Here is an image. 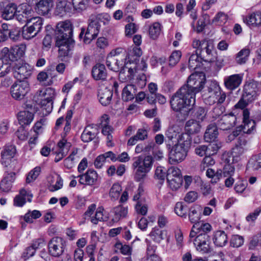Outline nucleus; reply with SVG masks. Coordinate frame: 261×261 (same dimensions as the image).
<instances>
[{
  "label": "nucleus",
  "instance_id": "nucleus-59",
  "mask_svg": "<svg viewBox=\"0 0 261 261\" xmlns=\"http://www.w3.org/2000/svg\"><path fill=\"white\" fill-rule=\"evenodd\" d=\"M230 245L233 247H239L244 243V238L239 235H234L230 240Z\"/></svg>",
  "mask_w": 261,
  "mask_h": 261
},
{
  "label": "nucleus",
  "instance_id": "nucleus-38",
  "mask_svg": "<svg viewBox=\"0 0 261 261\" xmlns=\"http://www.w3.org/2000/svg\"><path fill=\"white\" fill-rule=\"evenodd\" d=\"M109 119L107 115H103L101 118L100 125L102 128V133L103 135L107 136L111 134L113 128L109 125Z\"/></svg>",
  "mask_w": 261,
  "mask_h": 261
},
{
  "label": "nucleus",
  "instance_id": "nucleus-14",
  "mask_svg": "<svg viewBox=\"0 0 261 261\" xmlns=\"http://www.w3.org/2000/svg\"><path fill=\"white\" fill-rule=\"evenodd\" d=\"M188 151L184 149V147L175 144L170 151L169 158L170 163L175 164L182 162L186 158Z\"/></svg>",
  "mask_w": 261,
  "mask_h": 261
},
{
  "label": "nucleus",
  "instance_id": "nucleus-20",
  "mask_svg": "<svg viewBox=\"0 0 261 261\" xmlns=\"http://www.w3.org/2000/svg\"><path fill=\"white\" fill-rule=\"evenodd\" d=\"M120 49V48H117L115 50H112L107 58L106 65L107 67L110 70L115 72L119 71L122 66V60L120 61L115 57L116 51Z\"/></svg>",
  "mask_w": 261,
  "mask_h": 261
},
{
  "label": "nucleus",
  "instance_id": "nucleus-60",
  "mask_svg": "<svg viewBox=\"0 0 261 261\" xmlns=\"http://www.w3.org/2000/svg\"><path fill=\"white\" fill-rule=\"evenodd\" d=\"M136 72V69L129 68L127 70V77H125V72L121 71L119 73V77L126 81H129L134 79Z\"/></svg>",
  "mask_w": 261,
  "mask_h": 261
},
{
  "label": "nucleus",
  "instance_id": "nucleus-2",
  "mask_svg": "<svg viewBox=\"0 0 261 261\" xmlns=\"http://www.w3.org/2000/svg\"><path fill=\"white\" fill-rule=\"evenodd\" d=\"M55 46L58 48V61L59 63L56 67V71L63 74L65 69V64L63 62L65 58V21L58 22L54 32Z\"/></svg>",
  "mask_w": 261,
  "mask_h": 261
},
{
  "label": "nucleus",
  "instance_id": "nucleus-42",
  "mask_svg": "<svg viewBox=\"0 0 261 261\" xmlns=\"http://www.w3.org/2000/svg\"><path fill=\"white\" fill-rule=\"evenodd\" d=\"M244 22L249 26L260 25L261 23V13H253L246 18Z\"/></svg>",
  "mask_w": 261,
  "mask_h": 261
},
{
  "label": "nucleus",
  "instance_id": "nucleus-37",
  "mask_svg": "<svg viewBox=\"0 0 261 261\" xmlns=\"http://www.w3.org/2000/svg\"><path fill=\"white\" fill-rule=\"evenodd\" d=\"M34 100L37 102L41 107L43 113L45 115L49 114L53 110V101H50L47 100H43L42 99H34Z\"/></svg>",
  "mask_w": 261,
  "mask_h": 261
},
{
  "label": "nucleus",
  "instance_id": "nucleus-57",
  "mask_svg": "<svg viewBox=\"0 0 261 261\" xmlns=\"http://www.w3.org/2000/svg\"><path fill=\"white\" fill-rule=\"evenodd\" d=\"M41 172V168L39 167H36L31 170L28 174L26 178V181L30 183L35 180L39 175Z\"/></svg>",
  "mask_w": 261,
  "mask_h": 261
},
{
  "label": "nucleus",
  "instance_id": "nucleus-4",
  "mask_svg": "<svg viewBox=\"0 0 261 261\" xmlns=\"http://www.w3.org/2000/svg\"><path fill=\"white\" fill-rule=\"evenodd\" d=\"M132 167L135 170L134 178L137 181H141L146 176L147 173L151 170L153 160L151 156L145 157L139 156L134 158Z\"/></svg>",
  "mask_w": 261,
  "mask_h": 261
},
{
  "label": "nucleus",
  "instance_id": "nucleus-27",
  "mask_svg": "<svg viewBox=\"0 0 261 261\" xmlns=\"http://www.w3.org/2000/svg\"><path fill=\"white\" fill-rule=\"evenodd\" d=\"M213 241L216 246L223 247L228 242L227 234L223 230H217L214 232Z\"/></svg>",
  "mask_w": 261,
  "mask_h": 261
},
{
  "label": "nucleus",
  "instance_id": "nucleus-1",
  "mask_svg": "<svg viewBox=\"0 0 261 261\" xmlns=\"http://www.w3.org/2000/svg\"><path fill=\"white\" fill-rule=\"evenodd\" d=\"M201 80L197 75H190L187 84L181 87L171 96L170 100L171 108L178 113L181 120L189 116L192 105L195 101V95L201 88Z\"/></svg>",
  "mask_w": 261,
  "mask_h": 261
},
{
  "label": "nucleus",
  "instance_id": "nucleus-21",
  "mask_svg": "<svg viewBox=\"0 0 261 261\" xmlns=\"http://www.w3.org/2000/svg\"><path fill=\"white\" fill-rule=\"evenodd\" d=\"M79 177L81 184L93 185L97 180L98 174L93 169H89L85 174L79 175Z\"/></svg>",
  "mask_w": 261,
  "mask_h": 261
},
{
  "label": "nucleus",
  "instance_id": "nucleus-7",
  "mask_svg": "<svg viewBox=\"0 0 261 261\" xmlns=\"http://www.w3.org/2000/svg\"><path fill=\"white\" fill-rule=\"evenodd\" d=\"M193 48L196 49V53L198 54L203 61L213 62V53L214 51V44L210 40H199L194 39L192 43Z\"/></svg>",
  "mask_w": 261,
  "mask_h": 261
},
{
  "label": "nucleus",
  "instance_id": "nucleus-15",
  "mask_svg": "<svg viewBox=\"0 0 261 261\" xmlns=\"http://www.w3.org/2000/svg\"><path fill=\"white\" fill-rule=\"evenodd\" d=\"M237 117L233 114L223 115L217 121L216 125L223 130L230 129L236 125Z\"/></svg>",
  "mask_w": 261,
  "mask_h": 261
},
{
  "label": "nucleus",
  "instance_id": "nucleus-17",
  "mask_svg": "<svg viewBox=\"0 0 261 261\" xmlns=\"http://www.w3.org/2000/svg\"><path fill=\"white\" fill-rule=\"evenodd\" d=\"M73 26L70 21L66 20V57L73 55L75 42L72 38Z\"/></svg>",
  "mask_w": 261,
  "mask_h": 261
},
{
  "label": "nucleus",
  "instance_id": "nucleus-50",
  "mask_svg": "<svg viewBox=\"0 0 261 261\" xmlns=\"http://www.w3.org/2000/svg\"><path fill=\"white\" fill-rule=\"evenodd\" d=\"M225 111V108L221 105H217L213 109L211 112V117L213 120H216L221 116Z\"/></svg>",
  "mask_w": 261,
  "mask_h": 261
},
{
  "label": "nucleus",
  "instance_id": "nucleus-11",
  "mask_svg": "<svg viewBox=\"0 0 261 261\" xmlns=\"http://www.w3.org/2000/svg\"><path fill=\"white\" fill-rule=\"evenodd\" d=\"M14 76L19 81H25L32 73V67L28 63L20 61L13 66Z\"/></svg>",
  "mask_w": 261,
  "mask_h": 261
},
{
  "label": "nucleus",
  "instance_id": "nucleus-41",
  "mask_svg": "<svg viewBox=\"0 0 261 261\" xmlns=\"http://www.w3.org/2000/svg\"><path fill=\"white\" fill-rule=\"evenodd\" d=\"M222 171L221 169L217 170L215 171L214 169L208 168L206 172V175L208 177L211 178V182L212 184H216L218 182L222 177Z\"/></svg>",
  "mask_w": 261,
  "mask_h": 261
},
{
  "label": "nucleus",
  "instance_id": "nucleus-6",
  "mask_svg": "<svg viewBox=\"0 0 261 261\" xmlns=\"http://www.w3.org/2000/svg\"><path fill=\"white\" fill-rule=\"evenodd\" d=\"M258 84L256 82H247L244 86L243 93L241 99L235 105L236 108L244 109L254 101L258 94Z\"/></svg>",
  "mask_w": 261,
  "mask_h": 261
},
{
  "label": "nucleus",
  "instance_id": "nucleus-48",
  "mask_svg": "<svg viewBox=\"0 0 261 261\" xmlns=\"http://www.w3.org/2000/svg\"><path fill=\"white\" fill-rule=\"evenodd\" d=\"M176 214L180 217L186 218L188 211V207L183 202L176 203L174 208Z\"/></svg>",
  "mask_w": 261,
  "mask_h": 261
},
{
  "label": "nucleus",
  "instance_id": "nucleus-25",
  "mask_svg": "<svg viewBox=\"0 0 261 261\" xmlns=\"http://www.w3.org/2000/svg\"><path fill=\"white\" fill-rule=\"evenodd\" d=\"M36 10L39 14L45 15L48 14L53 7V0H41L36 3Z\"/></svg>",
  "mask_w": 261,
  "mask_h": 261
},
{
  "label": "nucleus",
  "instance_id": "nucleus-3",
  "mask_svg": "<svg viewBox=\"0 0 261 261\" xmlns=\"http://www.w3.org/2000/svg\"><path fill=\"white\" fill-rule=\"evenodd\" d=\"M110 16L107 14H92L89 19V24L85 34L84 42L89 44L98 35L100 28V23L104 19L109 20Z\"/></svg>",
  "mask_w": 261,
  "mask_h": 261
},
{
  "label": "nucleus",
  "instance_id": "nucleus-44",
  "mask_svg": "<svg viewBox=\"0 0 261 261\" xmlns=\"http://www.w3.org/2000/svg\"><path fill=\"white\" fill-rule=\"evenodd\" d=\"M200 207H191L189 210V219L192 223H198L200 219Z\"/></svg>",
  "mask_w": 261,
  "mask_h": 261
},
{
  "label": "nucleus",
  "instance_id": "nucleus-55",
  "mask_svg": "<svg viewBox=\"0 0 261 261\" xmlns=\"http://www.w3.org/2000/svg\"><path fill=\"white\" fill-rule=\"evenodd\" d=\"M122 191L121 187L118 183H115L112 186L109 192L110 196L114 199H117Z\"/></svg>",
  "mask_w": 261,
  "mask_h": 261
},
{
  "label": "nucleus",
  "instance_id": "nucleus-49",
  "mask_svg": "<svg viewBox=\"0 0 261 261\" xmlns=\"http://www.w3.org/2000/svg\"><path fill=\"white\" fill-rule=\"evenodd\" d=\"M151 239L155 242L159 243L164 239L163 231L158 227H154L150 233Z\"/></svg>",
  "mask_w": 261,
  "mask_h": 261
},
{
  "label": "nucleus",
  "instance_id": "nucleus-31",
  "mask_svg": "<svg viewBox=\"0 0 261 261\" xmlns=\"http://www.w3.org/2000/svg\"><path fill=\"white\" fill-rule=\"evenodd\" d=\"M112 213L113 214L112 221L114 222H117L120 219L126 217L127 214V208L119 205L113 208Z\"/></svg>",
  "mask_w": 261,
  "mask_h": 261
},
{
  "label": "nucleus",
  "instance_id": "nucleus-36",
  "mask_svg": "<svg viewBox=\"0 0 261 261\" xmlns=\"http://www.w3.org/2000/svg\"><path fill=\"white\" fill-rule=\"evenodd\" d=\"M135 86L132 85H128L123 89L122 93V99L125 101L131 100L134 98Z\"/></svg>",
  "mask_w": 261,
  "mask_h": 261
},
{
  "label": "nucleus",
  "instance_id": "nucleus-63",
  "mask_svg": "<svg viewBox=\"0 0 261 261\" xmlns=\"http://www.w3.org/2000/svg\"><path fill=\"white\" fill-rule=\"evenodd\" d=\"M249 164L254 170H257L261 168V159L256 155H254L249 160Z\"/></svg>",
  "mask_w": 261,
  "mask_h": 261
},
{
  "label": "nucleus",
  "instance_id": "nucleus-33",
  "mask_svg": "<svg viewBox=\"0 0 261 261\" xmlns=\"http://www.w3.org/2000/svg\"><path fill=\"white\" fill-rule=\"evenodd\" d=\"M26 46L24 45H20L11 49L10 60L11 61H17L22 57L25 51Z\"/></svg>",
  "mask_w": 261,
  "mask_h": 261
},
{
  "label": "nucleus",
  "instance_id": "nucleus-54",
  "mask_svg": "<svg viewBox=\"0 0 261 261\" xmlns=\"http://www.w3.org/2000/svg\"><path fill=\"white\" fill-rule=\"evenodd\" d=\"M247 150V148H243L236 145L232 149V156L233 161L237 162L239 158L242 156L245 151Z\"/></svg>",
  "mask_w": 261,
  "mask_h": 261
},
{
  "label": "nucleus",
  "instance_id": "nucleus-46",
  "mask_svg": "<svg viewBox=\"0 0 261 261\" xmlns=\"http://www.w3.org/2000/svg\"><path fill=\"white\" fill-rule=\"evenodd\" d=\"M55 14L59 17H62L65 14V0H57Z\"/></svg>",
  "mask_w": 261,
  "mask_h": 261
},
{
  "label": "nucleus",
  "instance_id": "nucleus-5",
  "mask_svg": "<svg viewBox=\"0 0 261 261\" xmlns=\"http://www.w3.org/2000/svg\"><path fill=\"white\" fill-rule=\"evenodd\" d=\"M191 75H197L201 80V88L202 90V95L205 97V102L206 104L211 105L216 102V98L215 96L218 93L220 90V87L218 83L215 81H205L204 75L201 77L199 73H193Z\"/></svg>",
  "mask_w": 261,
  "mask_h": 261
},
{
  "label": "nucleus",
  "instance_id": "nucleus-18",
  "mask_svg": "<svg viewBox=\"0 0 261 261\" xmlns=\"http://www.w3.org/2000/svg\"><path fill=\"white\" fill-rule=\"evenodd\" d=\"M48 249L50 254L54 256H59L63 251V239L57 237L53 238L48 243Z\"/></svg>",
  "mask_w": 261,
  "mask_h": 261
},
{
  "label": "nucleus",
  "instance_id": "nucleus-43",
  "mask_svg": "<svg viewBox=\"0 0 261 261\" xmlns=\"http://www.w3.org/2000/svg\"><path fill=\"white\" fill-rule=\"evenodd\" d=\"M78 150L77 148H73L68 158H66V168H71L77 162L79 159Z\"/></svg>",
  "mask_w": 261,
  "mask_h": 261
},
{
  "label": "nucleus",
  "instance_id": "nucleus-23",
  "mask_svg": "<svg viewBox=\"0 0 261 261\" xmlns=\"http://www.w3.org/2000/svg\"><path fill=\"white\" fill-rule=\"evenodd\" d=\"M92 75L95 80H106L107 77V72L105 66L100 63L95 65L92 68Z\"/></svg>",
  "mask_w": 261,
  "mask_h": 261
},
{
  "label": "nucleus",
  "instance_id": "nucleus-26",
  "mask_svg": "<svg viewBox=\"0 0 261 261\" xmlns=\"http://www.w3.org/2000/svg\"><path fill=\"white\" fill-rule=\"evenodd\" d=\"M62 139L58 142L56 147L53 149V152L56 154L55 161L58 162L64 157V149L65 146V132L61 134Z\"/></svg>",
  "mask_w": 261,
  "mask_h": 261
},
{
  "label": "nucleus",
  "instance_id": "nucleus-16",
  "mask_svg": "<svg viewBox=\"0 0 261 261\" xmlns=\"http://www.w3.org/2000/svg\"><path fill=\"white\" fill-rule=\"evenodd\" d=\"M90 0H71V2H66V13L69 15L75 13L85 10L89 5Z\"/></svg>",
  "mask_w": 261,
  "mask_h": 261
},
{
  "label": "nucleus",
  "instance_id": "nucleus-47",
  "mask_svg": "<svg viewBox=\"0 0 261 261\" xmlns=\"http://www.w3.org/2000/svg\"><path fill=\"white\" fill-rule=\"evenodd\" d=\"M161 33V24L159 22L153 23L149 29V34L151 38L156 39Z\"/></svg>",
  "mask_w": 261,
  "mask_h": 261
},
{
  "label": "nucleus",
  "instance_id": "nucleus-34",
  "mask_svg": "<svg viewBox=\"0 0 261 261\" xmlns=\"http://www.w3.org/2000/svg\"><path fill=\"white\" fill-rule=\"evenodd\" d=\"M192 138L190 135L187 133H182L178 135L177 143L176 144L179 146L184 147L188 151L190 147Z\"/></svg>",
  "mask_w": 261,
  "mask_h": 261
},
{
  "label": "nucleus",
  "instance_id": "nucleus-51",
  "mask_svg": "<svg viewBox=\"0 0 261 261\" xmlns=\"http://www.w3.org/2000/svg\"><path fill=\"white\" fill-rule=\"evenodd\" d=\"M169 187L172 190H177L181 185L182 182V177L167 178Z\"/></svg>",
  "mask_w": 261,
  "mask_h": 261
},
{
  "label": "nucleus",
  "instance_id": "nucleus-8",
  "mask_svg": "<svg viewBox=\"0 0 261 261\" xmlns=\"http://www.w3.org/2000/svg\"><path fill=\"white\" fill-rule=\"evenodd\" d=\"M16 152V149L13 145H8L4 147L1 152V163L5 167H9L10 170L16 171L18 169V161L13 159Z\"/></svg>",
  "mask_w": 261,
  "mask_h": 261
},
{
  "label": "nucleus",
  "instance_id": "nucleus-13",
  "mask_svg": "<svg viewBox=\"0 0 261 261\" xmlns=\"http://www.w3.org/2000/svg\"><path fill=\"white\" fill-rule=\"evenodd\" d=\"M33 11L27 4H22L17 7L15 18L20 23L29 24L33 17Z\"/></svg>",
  "mask_w": 261,
  "mask_h": 261
},
{
  "label": "nucleus",
  "instance_id": "nucleus-29",
  "mask_svg": "<svg viewBox=\"0 0 261 261\" xmlns=\"http://www.w3.org/2000/svg\"><path fill=\"white\" fill-rule=\"evenodd\" d=\"M55 96V91L53 88H47L38 91L35 95L34 99H42L53 101Z\"/></svg>",
  "mask_w": 261,
  "mask_h": 261
},
{
  "label": "nucleus",
  "instance_id": "nucleus-30",
  "mask_svg": "<svg viewBox=\"0 0 261 261\" xmlns=\"http://www.w3.org/2000/svg\"><path fill=\"white\" fill-rule=\"evenodd\" d=\"M218 127L215 124L208 125L204 135V139L206 142H211L216 140L218 135Z\"/></svg>",
  "mask_w": 261,
  "mask_h": 261
},
{
  "label": "nucleus",
  "instance_id": "nucleus-45",
  "mask_svg": "<svg viewBox=\"0 0 261 261\" xmlns=\"http://www.w3.org/2000/svg\"><path fill=\"white\" fill-rule=\"evenodd\" d=\"M193 228L198 230V233H208L210 232L212 229V226L208 223H196L193 225Z\"/></svg>",
  "mask_w": 261,
  "mask_h": 261
},
{
  "label": "nucleus",
  "instance_id": "nucleus-52",
  "mask_svg": "<svg viewBox=\"0 0 261 261\" xmlns=\"http://www.w3.org/2000/svg\"><path fill=\"white\" fill-rule=\"evenodd\" d=\"M244 125H242L244 133L251 134L254 133L256 126V123L254 120H250L244 121Z\"/></svg>",
  "mask_w": 261,
  "mask_h": 261
},
{
  "label": "nucleus",
  "instance_id": "nucleus-53",
  "mask_svg": "<svg viewBox=\"0 0 261 261\" xmlns=\"http://www.w3.org/2000/svg\"><path fill=\"white\" fill-rule=\"evenodd\" d=\"M181 56V53L179 50H175L172 52L169 57V65L173 67H174L179 61Z\"/></svg>",
  "mask_w": 261,
  "mask_h": 261
},
{
  "label": "nucleus",
  "instance_id": "nucleus-62",
  "mask_svg": "<svg viewBox=\"0 0 261 261\" xmlns=\"http://www.w3.org/2000/svg\"><path fill=\"white\" fill-rule=\"evenodd\" d=\"M195 153L200 156L211 155V152H208V148L206 145H199L195 148Z\"/></svg>",
  "mask_w": 261,
  "mask_h": 261
},
{
  "label": "nucleus",
  "instance_id": "nucleus-12",
  "mask_svg": "<svg viewBox=\"0 0 261 261\" xmlns=\"http://www.w3.org/2000/svg\"><path fill=\"white\" fill-rule=\"evenodd\" d=\"M29 90V85L27 81H19L13 84L11 87L12 97L16 100H21Z\"/></svg>",
  "mask_w": 261,
  "mask_h": 261
},
{
  "label": "nucleus",
  "instance_id": "nucleus-39",
  "mask_svg": "<svg viewBox=\"0 0 261 261\" xmlns=\"http://www.w3.org/2000/svg\"><path fill=\"white\" fill-rule=\"evenodd\" d=\"M250 50L248 48L241 49L236 55V62L239 64H243L246 62L248 59Z\"/></svg>",
  "mask_w": 261,
  "mask_h": 261
},
{
  "label": "nucleus",
  "instance_id": "nucleus-64",
  "mask_svg": "<svg viewBox=\"0 0 261 261\" xmlns=\"http://www.w3.org/2000/svg\"><path fill=\"white\" fill-rule=\"evenodd\" d=\"M115 247L117 249H119L121 253L124 255H129L131 254L132 248L128 245H123L121 243H117L116 244Z\"/></svg>",
  "mask_w": 261,
  "mask_h": 261
},
{
  "label": "nucleus",
  "instance_id": "nucleus-56",
  "mask_svg": "<svg viewBox=\"0 0 261 261\" xmlns=\"http://www.w3.org/2000/svg\"><path fill=\"white\" fill-rule=\"evenodd\" d=\"M226 162V165L224 166L223 174L224 177H227V176H232L234 173V167L232 166L229 161L227 160V159L225 161Z\"/></svg>",
  "mask_w": 261,
  "mask_h": 261
},
{
  "label": "nucleus",
  "instance_id": "nucleus-22",
  "mask_svg": "<svg viewBox=\"0 0 261 261\" xmlns=\"http://www.w3.org/2000/svg\"><path fill=\"white\" fill-rule=\"evenodd\" d=\"M98 130L93 125L87 126L81 135V139L84 142H89L96 138Z\"/></svg>",
  "mask_w": 261,
  "mask_h": 261
},
{
  "label": "nucleus",
  "instance_id": "nucleus-24",
  "mask_svg": "<svg viewBox=\"0 0 261 261\" xmlns=\"http://www.w3.org/2000/svg\"><path fill=\"white\" fill-rule=\"evenodd\" d=\"M98 97L100 103L104 106L109 105L113 96L112 90L107 88H100L98 91Z\"/></svg>",
  "mask_w": 261,
  "mask_h": 261
},
{
  "label": "nucleus",
  "instance_id": "nucleus-35",
  "mask_svg": "<svg viewBox=\"0 0 261 261\" xmlns=\"http://www.w3.org/2000/svg\"><path fill=\"white\" fill-rule=\"evenodd\" d=\"M201 128V125L199 121L194 119L188 120L185 125V130L187 134H193L198 133Z\"/></svg>",
  "mask_w": 261,
  "mask_h": 261
},
{
  "label": "nucleus",
  "instance_id": "nucleus-9",
  "mask_svg": "<svg viewBox=\"0 0 261 261\" xmlns=\"http://www.w3.org/2000/svg\"><path fill=\"white\" fill-rule=\"evenodd\" d=\"M30 23L32 24L24 26L22 31L23 38L26 40H30L37 35L42 29L43 21L41 18L35 17L31 19Z\"/></svg>",
  "mask_w": 261,
  "mask_h": 261
},
{
  "label": "nucleus",
  "instance_id": "nucleus-40",
  "mask_svg": "<svg viewBox=\"0 0 261 261\" xmlns=\"http://www.w3.org/2000/svg\"><path fill=\"white\" fill-rule=\"evenodd\" d=\"M203 60L201 59L198 54H192L189 59V67L190 69L195 70L201 66Z\"/></svg>",
  "mask_w": 261,
  "mask_h": 261
},
{
  "label": "nucleus",
  "instance_id": "nucleus-19",
  "mask_svg": "<svg viewBox=\"0 0 261 261\" xmlns=\"http://www.w3.org/2000/svg\"><path fill=\"white\" fill-rule=\"evenodd\" d=\"M243 80V75L241 74H234L227 76L224 79L225 87L229 90H234L238 88Z\"/></svg>",
  "mask_w": 261,
  "mask_h": 261
},
{
  "label": "nucleus",
  "instance_id": "nucleus-58",
  "mask_svg": "<svg viewBox=\"0 0 261 261\" xmlns=\"http://www.w3.org/2000/svg\"><path fill=\"white\" fill-rule=\"evenodd\" d=\"M182 177L181 171L176 167H171L167 171L166 178Z\"/></svg>",
  "mask_w": 261,
  "mask_h": 261
},
{
  "label": "nucleus",
  "instance_id": "nucleus-61",
  "mask_svg": "<svg viewBox=\"0 0 261 261\" xmlns=\"http://www.w3.org/2000/svg\"><path fill=\"white\" fill-rule=\"evenodd\" d=\"M55 181V184H53L49 187V190L50 191H55L61 189L63 186V180L61 179L59 175L56 174L55 177H52Z\"/></svg>",
  "mask_w": 261,
  "mask_h": 261
},
{
  "label": "nucleus",
  "instance_id": "nucleus-32",
  "mask_svg": "<svg viewBox=\"0 0 261 261\" xmlns=\"http://www.w3.org/2000/svg\"><path fill=\"white\" fill-rule=\"evenodd\" d=\"M33 113L29 111H20L17 115L19 123L22 126L30 124L33 119Z\"/></svg>",
  "mask_w": 261,
  "mask_h": 261
},
{
  "label": "nucleus",
  "instance_id": "nucleus-10",
  "mask_svg": "<svg viewBox=\"0 0 261 261\" xmlns=\"http://www.w3.org/2000/svg\"><path fill=\"white\" fill-rule=\"evenodd\" d=\"M196 249L201 253H207L211 252V237L206 233L198 234L193 240Z\"/></svg>",
  "mask_w": 261,
  "mask_h": 261
},
{
  "label": "nucleus",
  "instance_id": "nucleus-28",
  "mask_svg": "<svg viewBox=\"0 0 261 261\" xmlns=\"http://www.w3.org/2000/svg\"><path fill=\"white\" fill-rule=\"evenodd\" d=\"M17 7L14 4H9L5 6V3L4 2V7L1 14L2 17L6 20H10L15 17Z\"/></svg>",
  "mask_w": 261,
  "mask_h": 261
}]
</instances>
